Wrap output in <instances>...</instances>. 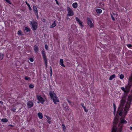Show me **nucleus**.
Wrapping results in <instances>:
<instances>
[{
    "mask_svg": "<svg viewBox=\"0 0 132 132\" xmlns=\"http://www.w3.org/2000/svg\"><path fill=\"white\" fill-rule=\"evenodd\" d=\"M127 123V121L122 117L120 119L116 118L114 120L111 132H122L123 124Z\"/></svg>",
    "mask_w": 132,
    "mask_h": 132,
    "instance_id": "nucleus-1",
    "label": "nucleus"
},
{
    "mask_svg": "<svg viewBox=\"0 0 132 132\" xmlns=\"http://www.w3.org/2000/svg\"><path fill=\"white\" fill-rule=\"evenodd\" d=\"M125 103V101L122 100H121V103L120 104L121 106L118 108V110L117 111V114H119L120 116H122L123 117H121L124 119V117L126 116V114L127 113V111L128 109L127 108L124 109L123 106Z\"/></svg>",
    "mask_w": 132,
    "mask_h": 132,
    "instance_id": "nucleus-2",
    "label": "nucleus"
},
{
    "mask_svg": "<svg viewBox=\"0 0 132 132\" xmlns=\"http://www.w3.org/2000/svg\"><path fill=\"white\" fill-rule=\"evenodd\" d=\"M49 95L51 99L53 100L54 103L55 104H56L57 102H59V101L58 98L53 91H50Z\"/></svg>",
    "mask_w": 132,
    "mask_h": 132,
    "instance_id": "nucleus-3",
    "label": "nucleus"
},
{
    "mask_svg": "<svg viewBox=\"0 0 132 132\" xmlns=\"http://www.w3.org/2000/svg\"><path fill=\"white\" fill-rule=\"evenodd\" d=\"M30 24L32 26V29L33 30H35L37 29V23L34 20H32L30 23Z\"/></svg>",
    "mask_w": 132,
    "mask_h": 132,
    "instance_id": "nucleus-4",
    "label": "nucleus"
},
{
    "mask_svg": "<svg viewBox=\"0 0 132 132\" xmlns=\"http://www.w3.org/2000/svg\"><path fill=\"white\" fill-rule=\"evenodd\" d=\"M67 11L68 13L67 15V16H71L74 15L73 11L70 7H67Z\"/></svg>",
    "mask_w": 132,
    "mask_h": 132,
    "instance_id": "nucleus-5",
    "label": "nucleus"
},
{
    "mask_svg": "<svg viewBox=\"0 0 132 132\" xmlns=\"http://www.w3.org/2000/svg\"><path fill=\"white\" fill-rule=\"evenodd\" d=\"M87 22L88 24L90 26V28H92L94 27V24L92 23V20L89 17H88L87 18Z\"/></svg>",
    "mask_w": 132,
    "mask_h": 132,
    "instance_id": "nucleus-6",
    "label": "nucleus"
},
{
    "mask_svg": "<svg viewBox=\"0 0 132 132\" xmlns=\"http://www.w3.org/2000/svg\"><path fill=\"white\" fill-rule=\"evenodd\" d=\"M36 96L37 99L42 103V104H43V103L45 102L44 99L41 96L37 95Z\"/></svg>",
    "mask_w": 132,
    "mask_h": 132,
    "instance_id": "nucleus-7",
    "label": "nucleus"
},
{
    "mask_svg": "<svg viewBox=\"0 0 132 132\" xmlns=\"http://www.w3.org/2000/svg\"><path fill=\"white\" fill-rule=\"evenodd\" d=\"M27 105L28 108H30L33 106L34 104L32 101H29L27 102Z\"/></svg>",
    "mask_w": 132,
    "mask_h": 132,
    "instance_id": "nucleus-8",
    "label": "nucleus"
},
{
    "mask_svg": "<svg viewBox=\"0 0 132 132\" xmlns=\"http://www.w3.org/2000/svg\"><path fill=\"white\" fill-rule=\"evenodd\" d=\"M128 100L129 102L128 104L129 105L130 104L132 100V95H129L128 96Z\"/></svg>",
    "mask_w": 132,
    "mask_h": 132,
    "instance_id": "nucleus-9",
    "label": "nucleus"
},
{
    "mask_svg": "<svg viewBox=\"0 0 132 132\" xmlns=\"http://www.w3.org/2000/svg\"><path fill=\"white\" fill-rule=\"evenodd\" d=\"M130 88V87L129 86L127 85L126 86V96H127V94L129 92Z\"/></svg>",
    "mask_w": 132,
    "mask_h": 132,
    "instance_id": "nucleus-10",
    "label": "nucleus"
},
{
    "mask_svg": "<svg viewBox=\"0 0 132 132\" xmlns=\"http://www.w3.org/2000/svg\"><path fill=\"white\" fill-rule=\"evenodd\" d=\"M76 20L78 22V23L82 27L84 26L82 24V22L78 18L76 17Z\"/></svg>",
    "mask_w": 132,
    "mask_h": 132,
    "instance_id": "nucleus-11",
    "label": "nucleus"
},
{
    "mask_svg": "<svg viewBox=\"0 0 132 132\" xmlns=\"http://www.w3.org/2000/svg\"><path fill=\"white\" fill-rule=\"evenodd\" d=\"M34 51L36 53H37L38 51L39 48L37 46L35 45L34 46Z\"/></svg>",
    "mask_w": 132,
    "mask_h": 132,
    "instance_id": "nucleus-12",
    "label": "nucleus"
},
{
    "mask_svg": "<svg viewBox=\"0 0 132 132\" xmlns=\"http://www.w3.org/2000/svg\"><path fill=\"white\" fill-rule=\"evenodd\" d=\"M33 10L35 14L38 13V10L37 7L35 5L33 6Z\"/></svg>",
    "mask_w": 132,
    "mask_h": 132,
    "instance_id": "nucleus-13",
    "label": "nucleus"
},
{
    "mask_svg": "<svg viewBox=\"0 0 132 132\" xmlns=\"http://www.w3.org/2000/svg\"><path fill=\"white\" fill-rule=\"evenodd\" d=\"M56 25V22L55 21H54L52 24L50 26V28H53L55 27Z\"/></svg>",
    "mask_w": 132,
    "mask_h": 132,
    "instance_id": "nucleus-14",
    "label": "nucleus"
},
{
    "mask_svg": "<svg viewBox=\"0 0 132 132\" xmlns=\"http://www.w3.org/2000/svg\"><path fill=\"white\" fill-rule=\"evenodd\" d=\"M60 64L63 67H65V66L63 64V61L62 59H61L60 60Z\"/></svg>",
    "mask_w": 132,
    "mask_h": 132,
    "instance_id": "nucleus-15",
    "label": "nucleus"
},
{
    "mask_svg": "<svg viewBox=\"0 0 132 132\" xmlns=\"http://www.w3.org/2000/svg\"><path fill=\"white\" fill-rule=\"evenodd\" d=\"M121 89L124 92V95L125 96V97H126V90L125 89V88L124 87H121Z\"/></svg>",
    "mask_w": 132,
    "mask_h": 132,
    "instance_id": "nucleus-16",
    "label": "nucleus"
},
{
    "mask_svg": "<svg viewBox=\"0 0 132 132\" xmlns=\"http://www.w3.org/2000/svg\"><path fill=\"white\" fill-rule=\"evenodd\" d=\"M84 104L83 103H81V105L83 109H84L85 111L86 112H87L88 111V110L85 107L84 105Z\"/></svg>",
    "mask_w": 132,
    "mask_h": 132,
    "instance_id": "nucleus-17",
    "label": "nucleus"
},
{
    "mask_svg": "<svg viewBox=\"0 0 132 132\" xmlns=\"http://www.w3.org/2000/svg\"><path fill=\"white\" fill-rule=\"evenodd\" d=\"M38 115L39 118L40 119H42L43 118V116L42 113L41 112L38 113Z\"/></svg>",
    "mask_w": 132,
    "mask_h": 132,
    "instance_id": "nucleus-18",
    "label": "nucleus"
},
{
    "mask_svg": "<svg viewBox=\"0 0 132 132\" xmlns=\"http://www.w3.org/2000/svg\"><path fill=\"white\" fill-rule=\"evenodd\" d=\"M72 6L74 8H76L78 6L77 3L76 2L72 4Z\"/></svg>",
    "mask_w": 132,
    "mask_h": 132,
    "instance_id": "nucleus-19",
    "label": "nucleus"
},
{
    "mask_svg": "<svg viewBox=\"0 0 132 132\" xmlns=\"http://www.w3.org/2000/svg\"><path fill=\"white\" fill-rule=\"evenodd\" d=\"M44 63H45L46 68H47V58H44Z\"/></svg>",
    "mask_w": 132,
    "mask_h": 132,
    "instance_id": "nucleus-20",
    "label": "nucleus"
},
{
    "mask_svg": "<svg viewBox=\"0 0 132 132\" xmlns=\"http://www.w3.org/2000/svg\"><path fill=\"white\" fill-rule=\"evenodd\" d=\"M116 77V76L115 74H113L109 78V80H112L113 79Z\"/></svg>",
    "mask_w": 132,
    "mask_h": 132,
    "instance_id": "nucleus-21",
    "label": "nucleus"
},
{
    "mask_svg": "<svg viewBox=\"0 0 132 132\" xmlns=\"http://www.w3.org/2000/svg\"><path fill=\"white\" fill-rule=\"evenodd\" d=\"M96 12L100 14L102 12V10L100 9H97L96 10Z\"/></svg>",
    "mask_w": 132,
    "mask_h": 132,
    "instance_id": "nucleus-22",
    "label": "nucleus"
},
{
    "mask_svg": "<svg viewBox=\"0 0 132 132\" xmlns=\"http://www.w3.org/2000/svg\"><path fill=\"white\" fill-rule=\"evenodd\" d=\"M42 53L43 58H46V55L45 53V51H44L43 50L42 51Z\"/></svg>",
    "mask_w": 132,
    "mask_h": 132,
    "instance_id": "nucleus-23",
    "label": "nucleus"
},
{
    "mask_svg": "<svg viewBox=\"0 0 132 132\" xmlns=\"http://www.w3.org/2000/svg\"><path fill=\"white\" fill-rule=\"evenodd\" d=\"M1 121L3 122H6L8 121V120L6 118H3L1 119Z\"/></svg>",
    "mask_w": 132,
    "mask_h": 132,
    "instance_id": "nucleus-24",
    "label": "nucleus"
},
{
    "mask_svg": "<svg viewBox=\"0 0 132 132\" xmlns=\"http://www.w3.org/2000/svg\"><path fill=\"white\" fill-rule=\"evenodd\" d=\"M24 79L26 80H29L30 79V78L29 77L26 76H25V77L24 78Z\"/></svg>",
    "mask_w": 132,
    "mask_h": 132,
    "instance_id": "nucleus-25",
    "label": "nucleus"
},
{
    "mask_svg": "<svg viewBox=\"0 0 132 132\" xmlns=\"http://www.w3.org/2000/svg\"><path fill=\"white\" fill-rule=\"evenodd\" d=\"M25 30L27 32H28L30 31V29L28 28L27 27H26L25 28Z\"/></svg>",
    "mask_w": 132,
    "mask_h": 132,
    "instance_id": "nucleus-26",
    "label": "nucleus"
},
{
    "mask_svg": "<svg viewBox=\"0 0 132 132\" xmlns=\"http://www.w3.org/2000/svg\"><path fill=\"white\" fill-rule=\"evenodd\" d=\"M124 77V76L123 74H121L120 76V78L121 79H122Z\"/></svg>",
    "mask_w": 132,
    "mask_h": 132,
    "instance_id": "nucleus-27",
    "label": "nucleus"
},
{
    "mask_svg": "<svg viewBox=\"0 0 132 132\" xmlns=\"http://www.w3.org/2000/svg\"><path fill=\"white\" fill-rule=\"evenodd\" d=\"M113 108H114V111H116V105L114 103H113Z\"/></svg>",
    "mask_w": 132,
    "mask_h": 132,
    "instance_id": "nucleus-28",
    "label": "nucleus"
},
{
    "mask_svg": "<svg viewBox=\"0 0 132 132\" xmlns=\"http://www.w3.org/2000/svg\"><path fill=\"white\" fill-rule=\"evenodd\" d=\"M29 87L31 88H33L34 87V86L32 84H31L29 85Z\"/></svg>",
    "mask_w": 132,
    "mask_h": 132,
    "instance_id": "nucleus-29",
    "label": "nucleus"
},
{
    "mask_svg": "<svg viewBox=\"0 0 132 132\" xmlns=\"http://www.w3.org/2000/svg\"><path fill=\"white\" fill-rule=\"evenodd\" d=\"M50 76H52V68L51 67H50Z\"/></svg>",
    "mask_w": 132,
    "mask_h": 132,
    "instance_id": "nucleus-30",
    "label": "nucleus"
},
{
    "mask_svg": "<svg viewBox=\"0 0 132 132\" xmlns=\"http://www.w3.org/2000/svg\"><path fill=\"white\" fill-rule=\"evenodd\" d=\"M16 110V109L15 108H13L11 109V110L12 111H13V112H15V110Z\"/></svg>",
    "mask_w": 132,
    "mask_h": 132,
    "instance_id": "nucleus-31",
    "label": "nucleus"
},
{
    "mask_svg": "<svg viewBox=\"0 0 132 132\" xmlns=\"http://www.w3.org/2000/svg\"><path fill=\"white\" fill-rule=\"evenodd\" d=\"M17 33L19 35H21V30H19L18 31Z\"/></svg>",
    "mask_w": 132,
    "mask_h": 132,
    "instance_id": "nucleus-32",
    "label": "nucleus"
},
{
    "mask_svg": "<svg viewBox=\"0 0 132 132\" xmlns=\"http://www.w3.org/2000/svg\"><path fill=\"white\" fill-rule=\"evenodd\" d=\"M4 56V54L0 53V58H3Z\"/></svg>",
    "mask_w": 132,
    "mask_h": 132,
    "instance_id": "nucleus-33",
    "label": "nucleus"
},
{
    "mask_svg": "<svg viewBox=\"0 0 132 132\" xmlns=\"http://www.w3.org/2000/svg\"><path fill=\"white\" fill-rule=\"evenodd\" d=\"M62 126L63 127V130H64V129H66L65 126L64 124L63 123H62Z\"/></svg>",
    "mask_w": 132,
    "mask_h": 132,
    "instance_id": "nucleus-34",
    "label": "nucleus"
},
{
    "mask_svg": "<svg viewBox=\"0 0 132 132\" xmlns=\"http://www.w3.org/2000/svg\"><path fill=\"white\" fill-rule=\"evenodd\" d=\"M29 8V10H30V11H31L32 10V9H31V8L30 6V5L29 4H27V5Z\"/></svg>",
    "mask_w": 132,
    "mask_h": 132,
    "instance_id": "nucleus-35",
    "label": "nucleus"
},
{
    "mask_svg": "<svg viewBox=\"0 0 132 132\" xmlns=\"http://www.w3.org/2000/svg\"><path fill=\"white\" fill-rule=\"evenodd\" d=\"M127 46L129 48H131V47H132V45L130 44H127Z\"/></svg>",
    "mask_w": 132,
    "mask_h": 132,
    "instance_id": "nucleus-36",
    "label": "nucleus"
},
{
    "mask_svg": "<svg viewBox=\"0 0 132 132\" xmlns=\"http://www.w3.org/2000/svg\"><path fill=\"white\" fill-rule=\"evenodd\" d=\"M8 3L11 4V1L9 0H5Z\"/></svg>",
    "mask_w": 132,
    "mask_h": 132,
    "instance_id": "nucleus-37",
    "label": "nucleus"
},
{
    "mask_svg": "<svg viewBox=\"0 0 132 132\" xmlns=\"http://www.w3.org/2000/svg\"><path fill=\"white\" fill-rule=\"evenodd\" d=\"M111 17L112 19V20L114 21L115 20V19L114 17L112 15V14H111Z\"/></svg>",
    "mask_w": 132,
    "mask_h": 132,
    "instance_id": "nucleus-38",
    "label": "nucleus"
},
{
    "mask_svg": "<svg viewBox=\"0 0 132 132\" xmlns=\"http://www.w3.org/2000/svg\"><path fill=\"white\" fill-rule=\"evenodd\" d=\"M45 47L46 50H48V46L47 45H45Z\"/></svg>",
    "mask_w": 132,
    "mask_h": 132,
    "instance_id": "nucleus-39",
    "label": "nucleus"
},
{
    "mask_svg": "<svg viewBox=\"0 0 132 132\" xmlns=\"http://www.w3.org/2000/svg\"><path fill=\"white\" fill-rule=\"evenodd\" d=\"M67 101L69 103V104L70 105H71V101H70L69 100H67Z\"/></svg>",
    "mask_w": 132,
    "mask_h": 132,
    "instance_id": "nucleus-40",
    "label": "nucleus"
},
{
    "mask_svg": "<svg viewBox=\"0 0 132 132\" xmlns=\"http://www.w3.org/2000/svg\"><path fill=\"white\" fill-rule=\"evenodd\" d=\"M29 60L31 62H32L34 61L33 58H29Z\"/></svg>",
    "mask_w": 132,
    "mask_h": 132,
    "instance_id": "nucleus-41",
    "label": "nucleus"
},
{
    "mask_svg": "<svg viewBox=\"0 0 132 132\" xmlns=\"http://www.w3.org/2000/svg\"><path fill=\"white\" fill-rule=\"evenodd\" d=\"M36 15V16L37 18L38 19L39 18V16H38V13H36V14H35Z\"/></svg>",
    "mask_w": 132,
    "mask_h": 132,
    "instance_id": "nucleus-42",
    "label": "nucleus"
},
{
    "mask_svg": "<svg viewBox=\"0 0 132 132\" xmlns=\"http://www.w3.org/2000/svg\"><path fill=\"white\" fill-rule=\"evenodd\" d=\"M46 117L47 118L48 120H50L51 119V118L49 116H46Z\"/></svg>",
    "mask_w": 132,
    "mask_h": 132,
    "instance_id": "nucleus-43",
    "label": "nucleus"
},
{
    "mask_svg": "<svg viewBox=\"0 0 132 132\" xmlns=\"http://www.w3.org/2000/svg\"><path fill=\"white\" fill-rule=\"evenodd\" d=\"M42 21L43 22H45L46 21V19H43Z\"/></svg>",
    "mask_w": 132,
    "mask_h": 132,
    "instance_id": "nucleus-44",
    "label": "nucleus"
},
{
    "mask_svg": "<svg viewBox=\"0 0 132 132\" xmlns=\"http://www.w3.org/2000/svg\"><path fill=\"white\" fill-rule=\"evenodd\" d=\"M0 104H1L2 105H3V102L0 101Z\"/></svg>",
    "mask_w": 132,
    "mask_h": 132,
    "instance_id": "nucleus-45",
    "label": "nucleus"
},
{
    "mask_svg": "<svg viewBox=\"0 0 132 132\" xmlns=\"http://www.w3.org/2000/svg\"><path fill=\"white\" fill-rule=\"evenodd\" d=\"M47 122L48 123H49L50 124L51 123V121L49 120H47Z\"/></svg>",
    "mask_w": 132,
    "mask_h": 132,
    "instance_id": "nucleus-46",
    "label": "nucleus"
},
{
    "mask_svg": "<svg viewBox=\"0 0 132 132\" xmlns=\"http://www.w3.org/2000/svg\"><path fill=\"white\" fill-rule=\"evenodd\" d=\"M9 126H10L11 127H13V126L12 125H9Z\"/></svg>",
    "mask_w": 132,
    "mask_h": 132,
    "instance_id": "nucleus-47",
    "label": "nucleus"
},
{
    "mask_svg": "<svg viewBox=\"0 0 132 132\" xmlns=\"http://www.w3.org/2000/svg\"><path fill=\"white\" fill-rule=\"evenodd\" d=\"M130 129L131 130H132V127H130Z\"/></svg>",
    "mask_w": 132,
    "mask_h": 132,
    "instance_id": "nucleus-48",
    "label": "nucleus"
},
{
    "mask_svg": "<svg viewBox=\"0 0 132 132\" xmlns=\"http://www.w3.org/2000/svg\"><path fill=\"white\" fill-rule=\"evenodd\" d=\"M26 3V4L27 5V4H29L27 3V1H26L25 2Z\"/></svg>",
    "mask_w": 132,
    "mask_h": 132,
    "instance_id": "nucleus-49",
    "label": "nucleus"
},
{
    "mask_svg": "<svg viewBox=\"0 0 132 132\" xmlns=\"http://www.w3.org/2000/svg\"><path fill=\"white\" fill-rule=\"evenodd\" d=\"M116 111H114V115H115V113H116Z\"/></svg>",
    "mask_w": 132,
    "mask_h": 132,
    "instance_id": "nucleus-50",
    "label": "nucleus"
},
{
    "mask_svg": "<svg viewBox=\"0 0 132 132\" xmlns=\"http://www.w3.org/2000/svg\"><path fill=\"white\" fill-rule=\"evenodd\" d=\"M56 3L57 4H59L58 3V2H57H57H56Z\"/></svg>",
    "mask_w": 132,
    "mask_h": 132,
    "instance_id": "nucleus-51",
    "label": "nucleus"
},
{
    "mask_svg": "<svg viewBox=\"0 0 132 132\" xmlns=\"http://www.w3.org/2000/svg\"><path fill=\"white\" fill-rule=\"evenodd\" d=\"M37 103H40V102H39V101H38V102H37Z\"/></svg>",
    "mask_w": 132,
    "mask_h": 132,
    "instance_id": "nucleus-52",
    "label": "nucleus"
},
{
    "mask_svg": "<svg viewBox=\"0 0 132 132\" xmlns=\"http://www.w3.org/2000/svg\"><path fill=\"white\" fill-rule=\"evenodd\" d=\"M131 80H132V73L131 74Z\"/></svg>",
    "mask_w": 132,
    "mask_h": 132,
    "instance_id": "nucleus-53",
    "label": "nucleus"
},
{
    "mask_svg": "<svg viewBox=\"0 0 132 132\" xmlns=\"http://www.w3.org/2000/svg\"><path fill=\"white\" fill-rule=\"evenodd\" d=\"M44 78H45V79L44 80L46 79V78H45V76L44 77Z\"/></svg>",
    "mask_w": 132,
    "mask_h": 132,
    "instance_id": "nucleus-54",
    "label": "nucleus"
},
{
    "mask_svg": "<svg viewBox=\"0 0 132 132\" xmlns=\"http://www.w3.org/2000/svg\"><path fill=\"white\" fill-rule=\"evenodd\" d=\"M56 2H57V0H55Z\"/></svg>",
    "mask_w": 132,
    "mask_h": 132,
    "instance_id": "nucleus-55",
    "label": "nucleus"
}]
</instances>
